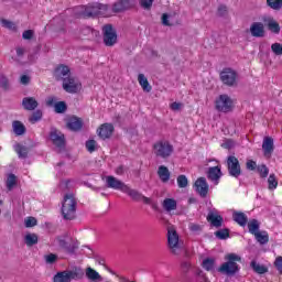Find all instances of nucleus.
<instances>
[{"label": "nucleus", "instance_id": "5701e85b", "mask_svg": "<svg viewBox=\"0 0 282 282\" xmlns=\"http://www.w3.org/2000/svg\"><path fill=\"white\" fill-rule=\"evenodd\" d=\"M22 106L26 111H34L39 107V101L34 97H24L22 100Z\"/></svg>", "mask_w": 282, "mask_h": 282}, {"label": "nucleus", "instance_id": "412c9836", "mask_svg": "<svg viewBox=\"0 0 282 282\" xmlns=\"http://www.w3.org/2000/svg\"><path fill=\"white\" fill-rule=\"evenodd\" d=\"M70 70L66 65H59L54 73L56 80H65V78H69Z\"/></svg>", "mask_w": 282, "mask_h": 282}, {"label": "nucleus", "instance_id": "423d86ee", "mask_svg": "<svg viewBox=\"0 0 282 282\" xmlns=\"http://www.w3.org/2000/svg\"><path fill=\"white\" fill-rule=\"evenodd\" d=\"M104 43L107 47H113L118 43V34L111 24H106L102 28Z\"/></svg>", "mask_w": 282, "mask_h": 282}, {"label": "nucleus", "instance_id": "dca6fc26", "mask_svg": "<svg viewBox=\"0 0 282 282\" xmlns=\"http://www.w3.org/2000/svg\"><path fill=\"white\" fill-rule=\"evenodd\" d=\"M251 36L263 39L265 36V26L261 22H253L250 26Z\"/></svg>", "mask_w": 282, "mask_h": 282}, {"label": "nucleus", "instance_id": "e2e57ef3", "mask_svg": "<svg viewBox=\"0 0 282 282\" xmlns=\"http://www.w3.org/2000/svg\"><path fill=\"white\" fill-rule=\"evenodd\" d=\"M246 166L248 171H254V169H257V162L249 160L247 161Z\"/></svg>", "mask_w": 282, "mask_h": 282}, {"label": "nucleus", "instance_id": "6ab92c4d", "mask_svg": "<svg viewBox=\"0 0 282 282\" xmlns=\"http://www.w3.org/2000/svg\"><path fill=\"white\" fill-rule=\"evenodd\" d=\"M196 193L200 195V197H206L208 195V183L206 182V178L199 177L195 182Z\"/></svg>", "mask_w": 282, "mask_h": 282}, {"label": "nucleus", "instance_id": "ddd939ff", "mask_svg": "<svg viewBox=\"0 0 282 282\" xmlns=\"http://www.w3.org/2000/svg\"><path fill=\"white\" fill-rule=\"evenodd\" d=\"M135 0H119L118 2H115L112 6V12H124V10H131V8H134Z\"/></svg>", "mask_w": 282, "mask_h": 282}, {"label": "nucleus", "instance_id": "1a4fd4ad", "mask_svg": "<svg viewBox=\"0 0 282 282\" xmlns=\"http://www.w3.org/2000/svg\"><path fill=\"white\" fill-rule=\"evenodd\" d=\"M216 109L223 113L232 111V99L228 95H220L218 99H216Z\"/></svg>", "mask_w": 282, "mask_h": 282}, {"label": "nucleus", "instance_id": "69168bd1", "mask_svg": "<svg viewBox=\"0 0 282 282\" xmlns=\"http://www.w3.org/2000/svg\"><path fill=\"white\" fill-rule=\"evenodd\" d=\"M21 85H29L30 84V76L28 75H22L20 78Z\"/></svg>", "mask_w": 282, "mask_h": 282}, {"label": "nucleus", "instance_id": "37998d69", "mask_svg": "<svg viewBox=\"0 0 282 282\" xmlns=\"http://www.w3.org/2000/svg\"><path fill=\"white\" fill-rule=\"evenodd\" d=\"M269 191H274L279 186V181H276V176L274 174H270L268 178Z\"/></svg>", "mask_w": 282, "mask_h": 282}, {"label": "nucleus", "instance_id": "f8f14e48", "mask_svg": "<svg viewBox=\"0 0 282 282\" xmlns=\"http://www.w3.org/2000/svg\"><path fill=\"white\" fill-rule=\"evenodd\" d=\"M106 186L107 188H113V191H121V193H124L127 188V184L115 176H106Z\"/></svg>", "mask_w": 282, "mask_h": 282}, {"label": "nucleus", "instance_id": "864d4df0", "mask_svg": "<svg viewBox=\"0 0 282 282\" xmlns=\"http://www.w3.org/2000/svg\"><path fill=\"white\" fill-rule=\"evenodd\" d=\"M24 226L25 228H34V226H36V218L28 217L24 219Z\"/></svg>", "mask_w": 282, "mask_h": 282}, {"label": "nucleus", "instance_id": "473e14b6", "mask_svg": "<svg viewBox=\"0 0 282 282\" xmlns=\"http://www.w3.org/2000/svg\"><path fill=\"white\" fill-rule=\"evenodd\" d=\"M12 128L15 135H23L25 133V126L21 121H13Z\"/></svg>", "mask_w": 282, "mask_h": 282}, {"label": "nucleus", "instance_id": "2eb2a0df", "mask_svg": "<svg viewBox=\"0 0 282 282\" xmlns=\"http://www.w3.org/2000/svg\"><path fill=\"white\" fill-rule=\"evenodd\" d=\"M97 133L101 140H109L111 135H113V124L111 123H104L97 130Z\"/></svg>", "mask_w": 282, "mask_h": 282}, {"label": "nucleus", "instance_id": "9d476101", "mask_svg": "<svg viewBox=\"0 0 282 282\" xmlns=\"http://www.w3.org/2000/svg\"><path fill=\"white\" fill-rule=\"evenodd\" d=\"M63 89L67 91V94H78L80 90V82L75 77L69 76L63 80Z\"/></svg>", "mask_w": 282, "mask_h": 282}, {"label": "nucleus", "instance_id": "a878e982", "mask_svg": "<svg viewBox=\"0 0 282 282\" xmlns=\"http://www.w3.org/2000/svg\"><path fill=\"white\" fill-rule=\"evenodd\" d=\"M123 193H126V195L131 197V199H133V202H142V193L138 192V189H131V187L126 185Z\"/></svg>", "mask_w": 282, "mask_h": 282}, {"label": "nucleus", "instance_id": "3c124183", "mask_svg": "<svg viewBox=\"0 0 282 282\" xmlns=\"http://www.w3.org/2000/svg\"><path fill=\"white\" fill-rule=\"evenodd\" d=\"M188 229L191 230V232H193V235H199V232H202L203 230V227L202 225L189 223Z\"/></svg>", "mask_w": 282, "mask_h": 282}, {"label": "nucleus", "instance_id": "de8ad7c7", "mask_svg": "<svg viewBox=\"0 0 282 282\" xmlns=\"http://www.w3.org/2000/svg\"><path fill=\"white\" fill-rule=\"evenodd\" d=\"M86 149L89 153H94V151L98 150V142L96 140L86 141Z\"/></svg>", "mask_w": 282, "mask_h": 282}, {"label": "nucleus", "instance_id": "b1692460", "mask_svg": "<svg viewBox=\"0 0 282 282\" xmlns=\"http://www.w3.org/2000/svg\"><path fill=\"white\" fill-rule=\"evenodd\" d=\"M207 221H209L214 228H221L224 224V217L214 213H209L207 216Z\"/></svg>", "mask_w": 282, "mask_h": 282}, {"label": "nucleus", "instance_id": "6e6552de", "mask_svg": "<svg viewBox=\"0 0 282 282\" xmlns=\"http://www.w3.org/2000/svg\"><path fill=\"white\" fill-rule=\"evenodd\" d=\"M220 80L227 87H237V73L232 68H224L220 73Z\"/></svg>", "mask_w": 282, "mask_h": 282}, {"label": "nucleus", "instance_id": "052dcab7", "mask_svg": "<svg viewBox=\"0 0 282 282\" xmlns=\"http://www.w3.org/2000/svg\"><path fill=\"white\" fill-rule=\"evenodd\" d=\"M274 265L276 270L280 272V274H282V257L281 256L275 259Z\"/></svg>", "mask_w": 282, "mask_h": 282}, {"label": "nucleus", "instance_id": "7c9ffc66", "mask_svg": "<svg viewBox=\"0 0 282 282\" xmlns=\"http://www.w3.org/2000/svg\"><path fill=\"white\" fill-rule=\"evenodd\" d=\"M163 208L167 213H171V210H176L177 209V202L173 198H165L163 200Z\"/></svg>", "mask_w": 282, "mask_h": 282}, {"label": "nucleus", "instance_id": "20e7f679", "mask_svg": "<svg viewBox=\"0 0 282 282\" xmlns=\"http://www.w3.org/2000/svg\"><path fill=\"white\" fill-rule=\"evenodd\" d=\"M153 151L156 158H162V160H166V158H171L173 154V147L169 141H158L153 145Z\"/></svg>", "mask_w": 282, "mask_h": 282}, {"label": "nucleus", "instance_id": "8fccbe9b", "mask_svg": "<svg viewBox=\"0 0 282 282\" xmlns=\"http://www.w3.org/2000/svg\"><path fill=\"white\" fill-rule=\"evenodd\" d=\"M67 111V104L65 101H59L55 104L56 113H65Z\"/></svg>", "mask_w": 282, "mask_h": 282}, {"label": "nucleus", "instance_id": "338daca9", "mask_svg": "<svg viewBox=\"0 0 282 282\" xmlns=\"http://www.w3.org/2000/svg\"><path fill=\"white\" fill-rule=\"evenodd\" d=\"M2 23H3L4 28H8L9 30H12V28H14V23L10 22L8 20H2Z\"/></svg>", "mask_w": 282, "mask_h": 282}, {"label": "nucleus", "instance_id": "c756f323", "mask_svg": "<svg viewBox=\"0 0 282 282\" xmlns=\"http://www.w3.org/2000/svg\"><path fill=\"white\" fill-rule=\"evenodd\" d=\"M253 237H256V240L261 246H265V243L270 241V236L268 235V231H258L256 235H253Z\"/></svg>", "mask_w": 282, "mask_h": 282}, {"label": "nucleus", "instance_id": "f257e3e1", "mask_svg": "<svg viewBox=\"0 0 282 282\" xmlns=\"http://www.w3.org/2000/svg\"><path fill=\"white\" fill-rule=\"evenodd\" d=\"M74 14L82 19H97V17H111V9L109 8V4L93 2L87 6L76 7L74 9Z\"/></svg>", "mask_w": 282, "mask_h": 282}, {"label": "nucleus", "instance_id": "a18cd8bd", "mask_svg": "<svg viewBox=\"0 0 282 282\" xmlns=\"http://www.w3.org/2000/svg\"><path fill=\"white\" fill-rule=\"evenodd\" d=\"M267 4L272 10H281L282 9V0H267Z\"/></svg>", "mask_w": 282, "mask_h": 282}, {"label": "nucleus", "instance_id": "4468645a", "mask_svg": "<svg viewBox=\"0 0 282 282\" xmlns=\"http://www.w3.org/2000/svg\"><path fill=\"white\" fill-rule=\"evenodd\" d=\"M221 175H224V173H221V166L217 165L208 169L207 178L214 182L215 185L219 184Z\"/></svg>", "mask_w": 282, "mask_h": 282}, {"label": "nucleus", "instance_id": "4c0bfd02", "mask_svg": "<svg viewBox=\"0 0 282 282\" xmlns=\"http://www.w3.org/2000/svg\"><path fill=\"white\" fill-rule=\"evenodd\" d=\"M251 268L257 272V274H265V272H268V268H265V265L259 264L254 260L251 261Z\"/></svg>", "mask_w": 282, "mask_h": 282}, {"label": "nucleus", "instance_id": "603ef678", "mask_svg": "<svg viewBox=\"0 0 282 282\" xmlns=\"http://www.w3.org/2000/svg\"><path fill=\"white\" fill-rule=\"evenodd\" d=\"M271 51L275 56H282V44L279 42H275L271 45Z\"/></svg>", "mask_w": 282, "mask_h": 282}, {"label": "nucleus", "instance_id": "72a5a7b5", "mask_svg": "<svg viewBox=\"0 0 282 282\" xmlns=\"http://www.w3.org/2000/svg\"><path fill=\"white\" fill-rule=\"evenodd\" d=\"M53 282H69V275L67 274V271L57 272L53 278Z\"/></svg>", "mask_w": 282, "mask_h": 282}, {"label": "nucleus", "instance_id": "2f4dec72", "mask_svg": "<svg viewBox=\"0 0 282 282\" xmlns=\"http://www.w3.org/2000/svg\"><path fill=\"white\" fill-rule=\"evenodd\" d=\"M24 243L32 248V246H36L39 243V236L36 234H26L24 237Z\"/></svg>", "mask_w": 282, "mask_h": 282}, {"label": "nucleus", "instance_id": "39448f33", "mask_svg": "<svg viewBox=\"0 0 282 282\" xmlns=\"http://www.w3.org/2000/svg\"><path fill=\"white\" fill-rule=\"evenodd\" d=\"M167 246L172 254H181L182 247H180V235L174 228L167 230Z\"/></svg>", "mask_w": 282, "mask_h": 282}, {"label": "nucleus", "instance_id": "774afa93", "mask_svg": "<svg viewBox=\"0 0 282 282\" xmlns=\"http://www.w3.org/2000/svg\"><path fill=\"white\" fill-rule=\"evenodd\" d=\"M162 23H163V25H171V24L169 23V14L164 13V14L162 15Z\"/></svg>", "mask_w": 282, "mask_h": 282}, {"label": "nucleus", "instance_id": "680f3d73", "mask_svg": "<svg viewBox=\"0 0 282 282\" xmlns=\"http://www.w3.org/2000/svg\"><path fill=\"white\" fill-rule=\"evenodd\" d=\"M223 149H232L235 147V141L227 139L225 142L221 144Z\"/></svg>", "mask_w": 282, "mask_h": 282}, {"label": "nucleus", "instance_id": "c03bdc74", "mask_svg": "<svg viewBox=\"0 0 282 282\" xmlns=\"http://www.w3.org/2000/svg\"><path fill=\"white\" fill-rule=\"evenodd\" d=\"M176 182H177L178 188H186V186H188V178L184 174L178 175Z\"/></svg>", "mask_w": 282, "mask_h": 282}, {"label": "nucleus", "instance_id": "5fc2aeb1", "mask_svg": "<svg viewBox=\"0 0 282 282\" xmlns=\"http://www.w3.org/2000/svg\"><path fill=\"white\" fill-rule=\"evenodd\" d=\"M258 172L260 173V177H268L270 170L265 165L258 166Z\"/></svg>", "mask_w": 282, "mask_h": 282}, {"label": "nucleus", "instance_id": "7ed1b4c3", "mask_svg": "<svg viewBox=\"0 0 282 282\" xmlns=\"http://www.w3.org/2000/svg\"><path fill=\"white\" fill-rule=\"evenodd\" d=\"M225 260L227 262L223 263L219 269L218 272H221V274H227V275H231V274H237V272L239 271V264L237 263H241V257L237 256L236 253H229L225 257Z\"/></svg>", "mask_w": 282, "mask_h": 282}, {"label": "nucleus", "instance_id": "4be33fe9", "mask_svg": "<svg viewBox=\"0 0 282 282\" xmlns=\"http://www.w3.org/2000/svg\"><path fill=\"white\" fill-rule=\"evenodd\" d=\"M262 150L265 156H271L274 152V139L271 137H265L262 143Z\"/></svg>", "mask_w": 282, "mask_h": 282}, {"label": "nucleus", "instance_id": "f3484780", "mask_svg": "<svg viewBox=\"0 0 282 282\" xmlns=\"http://www.w3.org/2000/svg\"><path fill=\"white\" fill-rule=\"evenodd\" d=\"M51 140L58 149L65 148V134L58 130L51 131Z\"/></svg>", "mask_w": 282, "mask_h": 282}, {"label": "nucleus", "instance_id": "4d7b16f0", "mask_svg": "<svg viewBox=\"0 0 282 282\" xmlns=\"http://www.w3.org/2000/svg\"><path fill=\"white\" fill-rule=\"evenodd\" d=\"M140 4H141V8H143L144 10H151L153 6V0H141Z\"/></svg>", "mask_w": 282, "mask_h": 282}, {"label": "nucleus", "instance_id": "c9c22d12", "mask_svg": "<svg viewBox=\"0 0 282 282\" xmlns=\"http://www.w3.org/2000/svg\"><path fill=\"white\" fill-rule=\"evenodd\" d=\"M15 153H18L19 158H21L22 160H25V158H28V147H24L22 144H17L15 145Z\"/></svg>", "mask_w": 282, "mask_h": 282}, {"label": "nucleus", "instance_id": "6e6d98bb", "mask_svg": "<svg viewBox=\"0 0 282 282\" xmlns=\"http://www.w3.org/2000/svg\"><path fill=\"white\" fill-rule=\"evenodd\" d=\"M0 88L3 89L4 91H8V89H10V82L8 80L7 77H2L0 79Z\"/></svg>", "mask_w": 282, "mask_h": 282}, {"label": "nucleus", "instance_id": "0e129e2a", "mask_svg": "<svg viewBox=\"0 0 282 282\" xmlns=\"http://www.w3.org/2000/svg\"><path fill=\"white\" fill-rule=\"evenodd\" d=\"M171 109H172V111H180L182 109V104L173 102V104H171Z\"/></svg>", "mask_w": 282, "mask_h": 282}, {"label": "nucleus", "instance_id": "aec40b11", "mask_svg": "<svg viewBox=\"0 0 282 282\" xmlns=\"http://www.w3.org/2000/svg\"><path fill=\"white\" fill-rule=\"evenodd\" d=\"M68 274V281H80L85 276V271L80 267H74L72 270L66 271Z\"/></svg>", "mask_w": 282, "mask_h": 282}, {"label": "nucleus", "instance_id": "13d9d810", "mask_svg": "<svg viewBox=\"0 0 282 282\" xmlns=\"http://www.w3.org/2000/svg\"><path fill=\"white\" fill-rule=\"evenodd\" d=\"M217 14H218V17H226V14H228V7L227 6H219Z\"/></svg>", "mask_w": 282, "mask_h": 282}, {"label": "nucleus", "instance_id": "58836bf2", "mask_svg": "<svg viewBox=\"0 0 282 282\" xmlns=\"http://www.w3.org/2000/svg\"><path fill=\"white\" fill-rule=\"evenodd\" d=\"M82 34L88 39H94V36H98V31L91 29V26H85L82 29Z\"/></svg>", "mask_w": 282, "mask_h": 282}, {"label": "nucleus", "instance_id": "0eeeda50", "mask_svg": "<svg viewBox=\"0 0 282 282\" xmlns=\"http://www.w3.org/2000/svg\"><path fill=\"white\" fill-rule=\"evenodd\" d=\"M228 173L231 177H239L241 175V164L239 159L235 155H229L226 161Z\"/></svg>", "mask_w": 282, "mask_h": 282}, {"label": "nucleus", "instance_id": "f704fd0d", "mask_svg": "<svg viewBox=\"0 0 282 282\" xmlns=\"http://www.w3.org/2000/svg\"><path fill=\"white\" fill-rule=\"evenodd\" d=\"M248 228H249V232L251 235H256L259 232V228H260V224H259V220L257 219H252L248 223Z\"/></svg>", "mask_w": 282, "mask_h": 282}, {"label": "nucleus", "instance_id": "bf43d9fd", "mask_svg": "<svg viewBox=\"0 0 282 282\" xmlns=\"http://www.w3.org/2000/svg\"><path fill=\"white\" fill-rule=\"evenodd\" d=\"M32 36H34V31L32 30H26L22 34V39H24V41H30Z\"/></svg>", "mask_w": 282, "mask_h": 282}, {"label": "nucleus", "instance_id": "09e8293b", "mask_svg": "<svg viewBox=\"0 0 282 282\" xmlns=\"http://www.w3.org/2000/svg\"><path fill=\"white\" fill-rule=\"evenodd\" d=\"M44 261L45 263L53 265V263H56V261H58V256L56 253H48L44 256Z\"/></svg>", "mask_w": 282, "mask_h": 282}, {"label": "nucleus", "instance_id": "a211bd4d", "mask_svg": "<svg viewBox=\"0 0 282 282\" xmlns=\"http://www.w3.org/2000/svg\"><path fill=\"white\" fill-rule=\"evenodd\" d=\"M66 127L70 131H80L83 129V119L73 116L66 119Z\"/></svg>", "mask_w": 282, "mask_h": 282}, {"label": "nucleus", "instance_id": "393cba45", "mask_svg": "<svg viewBox=\"0 0 282 282\" xmlns=\"http://www.w3.org/2000/svg\"><path fill=\"white\" fill-rule=\"evenodd\" d=\"M85 274L88 281H102V275H100V273H98V271L94 270L91 267L86 268Z\"/></svg>", "mask_w": 282, "mask_h": 282}, {"label": "nucleus", "instance_id": "79ce46f5", "mask_svg": "<svg viewBox=\"0 0 282 282\" xmlns=\"http://www.w3.org/2000/svg\"><path fill=\"white\" fill-rule=\"evenodd\" d=\"M215 237L217 239H228V237H230V230L229 229H219L215 232Z\"/></svg>", "mask_w": 282, "mask_h": 282}, {"label": "nucleus", "instance_id": "9b49d317", "mask_svg": "<svg viewBox=\"0 0 282 282\" xmlns=\"http://www.w3.org/2000/svg\"><path fill=\"white\" fill-rule=\"evenodd\" d=\"M55 243H57L62 250H65V252H69V254H74L76 248H78L76 245L67 241V237L65 236H58L55 238Z\"/></svg>", "mask_w": 282, "mask_h": 282}, {"label": "nucleus", "instance_id": "cd10ccee", "mask_svg": "<svg viewBox=\"0 0 282 282\" xmlns=\"http://www.w3.org/2000/svg\"><path fill=\"white\" fill-rule=\"evenodd\" d=\"M139 85L142 87L143 91H147L149 94L153 87H151V84H149V79H147V76L144 74L138 75Z\"/></svg>", "mask_w": 282, "mask_h": 282}, {"label": "nucleus", "instance_id": "bb28decb", "mask_svg": "<svg viewBox=\"0 0 282 282\" xmlns=\"http://www.w3.org/2000/svg\"><path fill=\"white\" fill-rule=\"evenodd\" d=\"M232 217L234 221L239 226H246V224H248V216L242 212H234Z\"/></svg>", "mask_w": 282, "mask_h": 282}, {"label": "nucleus", "instance_id": "c85d7f7f", "mask_svg": "<svg viewBox=\"0 0 282 282\" xmlns=\"http://www.w3.org/2000/svg\"><path fill=\"white\" fill-rule=\"evenodd\" d=\"M158 175L161 180V182H169L171 180V172L169 171V167L161 165L158 171Z\"/></svg>", "mask_w": 282, "mask_h": 282}, {"label": "nucleus", "instance_id": "ea45409f", "mask_svg": "<svg viewBox=\"0 0 282 282\" xmlns=\"http://www.w3.org/2000/svg\"><path fill=\"white\" fill-rule=\"evenodd\" d=\"M203 268H204V270H207V272L215 270V259L206 258L203 261Z\"/></svg>", "mask_w": 282, "mask_h": 282}, {"label": "nucleus", "instance_id": "e433bc0d", "mask_svg": "<svg viewBox=\"0 0 282 282\" xmlns=\"http://www.w3.org/2000/svg\"><path fill=\"white\" fill-rule=\"evenodd\" d=\"M268 30L273 34H279L281 32V25H279V22L274 20H269Z\"/></svg>", "mask_w": 282, "mask_h": 282}, {"label": "nucleus", "instance_id": "f03ea898", "mask_svg": "<svg viewBox=\"0 0 282 282\" xmlns=\"http://www.w3.org/2000/svg\"><path fill=\"white\" fill-rule=\"evenodd\" d=\"M77 205L78 203L76 202V197H74V194H66L62 204L63 219H65L66 221H72V219H76Z\"/></svg>", "mask_w": 282, "mask_h": 282}, {"label": "nucleus", "instance_id": "49530a36", "mask_svg": "<svg viewBox=\"0 0 282 282\" xmlns=\"http://www.w3.org/2000/svg\"><path fill=\"white\" fill-rule=\"evenodd\" d=\"M41 118H43V111L41 110H36L32 113V116L29 118V121L32 124H35V122H39V120H41Z\"/></svg>", "mask_w": 282, "mask_h": 282}, {"label": "nucleus", "instance_id": "a19ab883", "mask_svg": "<svg viewBox=\"0 0 282 282\" xmlns=\"http://www.w3.org/2000/svg\"><path fill=\"white\" fill-rule=\"evenodd\" d=\"M17 186V175L14 174H9L7 178V188L8 191H12Z\"/></svg>", "mask_w": 282, "mask_h": 282}]
</instances>
